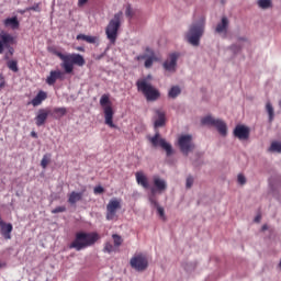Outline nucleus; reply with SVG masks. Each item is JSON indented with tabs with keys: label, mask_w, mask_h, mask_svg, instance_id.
Listing matches in <instances>:
<instances>
[{
	"label": "nucleus",
	"mask_w": 281,
	"mask_h": 281,
	"mask_svg": "<svg viewBox=\"0 0 281 281\" xmlns=\"http://www.w3.org/2000/svg\"><path fill=\"white\" fill-rule=\"evenodd\" d=\"M237 181L240 186H244L246 183V178L243 176V173H238Z\"/></svg>",
	"instance_id": "38"
},
{
	"label": "nucleus",
	"mask_w": 281,
	"mask_h": 281,
	"mask_svg": "<svg viewBox=\"0 0 281 281\" xmlns=\"http://www.w3.org/2000/svg\"><path fill=\"white\" fill-rule=\"evenodd\" d=\"M228 25H229L228 19L226 16H223L221 22L217 23V26L215 27V32L218 34L226 33Z\"/></svg>",
	"instance_id": "21"
},
{
	"label": "nucleus",
	"mask_w": 281,
	"mask_h": 281,
	"mask_svg": "<svg viewBox=\"0 0 281 281\" xmlns=\"http://www.w3.org/2000/svg\"><path fill=\"white\" fill-rule=\"evenodd\" d=\"M269 150L272 153H281V142H272Z\"/></svg>",
	"instance_id": "31"
},
{
	"label": "nucleus",
	"mask_w": 281,
	"mask_h": 281,
	"mask_svg": "<svg viewBox=\"0 0 281 281\" xmlns=\"http://www.w3.org/2000/svg\"><path fill=\"white\" fill-rule=\"evenodd\" d=\"M148 268V259L147 258H142V270H146Z\"/></svg>",
	"instance_id": "41"
},
{
	"label": "nucleus",
	"mask_w": 281,
	"mask_h": 281,
	"mask_svg": "<svg viewBox=\"0 0 281 281\" xmlns=\"http://www.w3.org/2000/svg\"><path fill=\"white\" fill-rule=\"evenodd\" d=\"M10 56H11V55H10L9 53H5V54H4V60H10Z\"/></svg>",
	"instance_id": "49"
},
{
	"label": "nucleus",
	"mask_w": 281,
	"mask_h": 281,
	"mask_svg": "<svg viewBox=\"0 0 281 281\" xmlns=\"http://www.w3.org/2000/svg\"><path fill=\"white\" fill-rule=\"evenodd\" d=\"M104 192V188L98 186L94 188V194H102Z\"/></svg>",
	"instance_id": "42"
},
{
	"label": "nucleus",
	"mask_w": 281,
	"mask_h": 281,
	"mask_svg": "<svg viewBox=\"0 0 281 281\" xmlns=\"http://www.w3.org/2000/svg\"><path fill=\"white\" fill-rule=\"evenodd\" d=\"M203 29H204L203 21H201L199 23H193L190 26L189 32L187 33L188 43L195 47L199 46L200 38L203 35Z\"/></svg>",
	"instance_id": "4"
},
{
	"label": "nucleus",
	"mask_w": 281,
	"mask_h": 281,
	"mask_svg": "<svg viewBox=\"0 0 281 281\" xmlns=\"http://www.w3.org/2000/svg\"><path fill=\"white\" fill-rule=\"evenodd\" d=\"M100 240L98 233H85L80 232L76 234L74 241L69 245V249H76V251H82L87 247L95 245Z\"/></svg>",
	"instance_id": "2"
},
{
	"label": "nucleus",
	"mask_w": 281,
	"mask_h": 281,
	"mask_svg": "<svg viewBox=\"0 0 281 281\" xmlns=\"http://www.w3.org/2000/svg\"><path fill=\"white\" fill-rule=\"evenodd\" d=\"M142 92L148 102H155L161 97L159 90L153 87V85L148 82L146 78L142 79Z\"/></svg>",
	"instance_id": "6"
},
{
	"label": "nucleus",
	"mask_w": 281,
	"mask_h": 281,
	"mask_svg": "<svg viewBox=\"0 0 281 281\" xmlns=\"http://www.w3.org/2000/svg\"><path fill=\"white\" fill-rule=\"evenodd\" d=\"M124 18V13L119 11L114 14V18L109 22L105 34L111 43H115L117 41V32L122 25V19Z\"/></svg>",
	"instance_id": "3"
},
{
	"label": "nucleus",
	"mask_w": 281,
	"mask_h": 281,
	"mask_svg": "<svg viewBox=\"0 0 281 281\" xmlns=\"http://www.w3.org/2000/svg\"><path fill=\"white\" fill-rule=\"evenodd\" d=\"M177 60H179V53H171L169 59L164 63V68L167 71H175L177 68Z\"/></svg>",
	"instance_id": "14"
},
{
	"label": "nucleus",
	"mask_w": 281,
	"mask_h": 281,
	"mask_svg": "<svg viewBox=\"0 0 281 281\" xmlns=\"http://www.w3.org/2000/svg\"><path fill=\"white\" fill-rule=\"evenodd\" d=\"M258 5L262 10H267L271 7V0H258Z\"/></svg>",
	"instance_id": "32"
},
{
	"label": "nucleus",
	"mask_w": 281,
	"mask_h": 281,
	"mask_svg": "<svg viewBox=\"0 0 281 281\" xmlns=\"http://www.w3.org/2000/svg\"><path fill=\"white\" fill-rule=\"evenodd\" d=\"M2 87H5L4 82H0V89H2Z\"/></svg>",
	"instance_id": "52"
},
{
	"label": "nucleus",
	"mask_w": 281,
	"mask_h": 281,
	"mask_svg": "<svg viewBox=\"0 0 281 281\" xmlns=\"http://www.w3.org/2000/svg\"><path fill=\"white\" fill-rule=\"evenodd\" d=\"M279 268H281V260H280V263H279Z\"/></svg>",
	"instance_id": "57"
},
{
	"label": "nucleus",
	"mask_w": 281,
	"mask_h": 281,
	"mask_svg": "<svg viewBox=\"0 0 281 281\" xmlns=\"http://www.w3.org/2000/svg\"><path fill=\"white\" fill-rule=\"evenodd\" d=\"M168 189V184H166V180H161V178L155 176L154 178V187L150 189L149 198L156 199L155 195L157 193L161 194L164 191Z\"/></svg>",
	"instance_id": "11"
},
{
	"label": "nucleus",
	"mask_w": 281,
	"mask_h": 281,
	"mask_svg": "<svg viewBox=\"0 0 281 281\" xmlns=\"http://www.w3.org/2000/svg\"><path fill=\"white\" fill-rule=\"evenodd\" d=\"M250 130L248 126L238 124L234 130V136L239 140H247L249 138Z\"/></svg>",
	"instance_id": "13"
},
{
	"label": "nucleus",
	"mask_w": 281,
	"mask_h": 281,
	"mask_svg": "<svg viewBox=\"0 0 281 281\" xmlns=\"http://www.w3.org/2000/svg\"><path fill=\"white\" fill-rule=\"evenodd\" d=\"M52 159V156L50 155H44L43 158H42V161H41V166L42 168H47V166L49 165V161Z\"/></svg>",
	"instance_id": "34"
},
{
	"label": "nucleus",
	"mask_w": 281,
	"mask_h": 281,
	"mask_svg": "<svg viewBox=\"0 0 281 281\" xmlns=\"http://www.w3.org/2000/svg\"><path fill=\"white\" fill-rule=\"evenodd\" d=\"M47 117H49V111L45 109H40L37 115L35 116L36 126H43V124L47 122Z\"/></svg>",
	"instance_id": "18"
},
{
	"label": "nucleus",
	"mask_w": 281,
	"mask_h": 281,
	"mask_svg": "<svg viewBox=\"0 0 281 281\" xmlns=\"http://www.w3.org/2000/svg\"><path fill=\"white\" fill-rule=\"evenodd\" d=\"M231 49L233 50V52H239V46H237V45H232L231 46Z\"/></svg>",
	"instance_id": "47"
},
{
	"label": "nucleus",
	"mask_w": 281,
	"mask_h": 281,
	"mask_svg": "<svg viewBox=\"0 0 281 281\" xmlns=\"http://www.w3.org/2000/svg\"><path fill=\"white\" fill-rule=\"evenodd\" d=\"M151 145L154 147H161L166 150L167 156H171L172 154V145L166 140V138H161L159 132H157L153 137L149 138Z\"/></svg>",
	"instance_id": "10"
},
{
	"label": "nucleus",
	"mask_w": 281,
	"mask_h": 281,
	"mask_svg": "<svg viewBox=\"0 0 281 281\" xmlns=\"http://www.w3.org/2000/svg\"><path fill=\"white\" fill-rule=\"evenodd\" d=\"M178 146L180 151L188 156L190 153H192L195 148V144L192 142V135L191 134H182L178 137Z\"/></svg>",
	"instance_id": "8"
},
{
	"label": "nucleus",
	"mask_w": 281,
	"mask_h": 281,
	"mask_svg": "<svg viewBox=\"0 0 281 281\" xmlns=\"http://www.w3.org/2000/svg\"><path fill=\"white\" fill-rule=\"evenodd\" d=\"M12 229H14L12 224L0 222V234L5 240H10L12 238Z\"/></svg>",
	"instance_id": "16"
},
{
	"label": "nucleus",
	"mask_w": 281,
	"mask_h": 281,
	"mask_svg": "<svg viewBox=\"0 0 281 281\" xmlns=\"http://www.w3.org/2000/svg\"><path fill=\"white\" fill-rule=\"evenodd\" d=\"M125 14H126V16H131V7L126 8Z\"/></svg>",
	"instance_id": "48"
},
{
	"label": "nucleus",
	"mask_w": 281,
	"mask_h": 281,
	"mask_svg": "<svg viewBox=\"0 0 281 281\" xmlns=\"http://www.w3.org/2000/svg\"><path fill=\"white\" fill-rule=\"evenodd\" d=\"M142 187L148 189V178L146 176H142Z\"/></svg>",
	"instance_id": "40"
},
{
	"label": "nucleus",
	"mask_w": 281,
	"mask_h": 281,
	"mask_svg": "<svg viewBox=\"0 0 281 281\" xmlns=\"http://www.w3.org/2000/svg\"><path fill=\"white\" fill-rule=\"evenodd\" d=\"M192 184H193V178H192V176H188L187 182H186L187 189H190L192 187Z\"/></svg>",
	"instance_id": "39"
},
{
	"label": "nucleus",
	"mask_w": 281,
	"mask_h": 281,
	"mask_svg": "<svg viewBox=\"0 0 281 281\" xmlns=\"http://www.w3.org/2000/svg\"><path fill=\"white\" fill-rule=\"evenodd\" d=\"M41 12V4L40 3H35L32 7L26 8L24 11H22V14H24V12Z\"/></svg>",
	"instance_id": "33"
},
{
	"label": "nucleus",
	"mask_w": 281,
	"mask_h": 281,
	"mask_svg": "<svg viewBox=\"0 0 281 281\" xmlns=\"http://www.w3.org/2000/svg\"><path fill=\"white\" fill-rule=\"evenodd\" d=\"M52 115L55 117V120H60V117L67 115V108H54Z\"/></svg>",
	"instance_id": "26"
},
{
	"label": "nucleus",
	"mask_w": 281,
	"mask_h": 281,
	"mask_svg": "<svg viewBox=\"0 0 281 281\" xmlns=\"http://www.w3.org/2000/svg\"><path fill=\"white\" fill-rule=\"evenodd\" d=\"M122 210V202L116 198L111 199L106 205V221H117V211Z\"/></svg>",
	"instance_id": "9"
},
{
	"label": "nucleus",
	"mask_w": 281,
	"mask_h": 281,
	"mask_svg": "<svg viewBox=\"0 0 281 281\" xmlns=\"http://www.w3.org/2000/svg\"><path fill=\"white\" fill-rule=\"evenodd\" d=\"M63 212H67V207H65V206H57V207H55V209L52 211L53 214H60V213H63Z\"/></svg>",
	"instance_id": "37"
},
{
	"label": "nucleus",
	"mask_w": 281,
	"mask_h": 281,
	"mask_svg": "<svg viewBox=\"0 0 281 281\" xmlns=\"http://www.w3.org/2000/svg\"><path fill=\"white\" fill-rule=\"evenodd\" d=\"M78 50H79V52H85V48L79 47Z\"/></svg>",
	"instance_id": "53"
},
{
	"label": "nucleus",
	"mask_w": 281,
	"mask_h": 281,
	"mask_svg": "<svg viewBox=\"0 0 281 281\" xmlns=\"http://www.w3.org/2000/svg\"><path fill=\"white\" fill-rule=\"evenodd\" d=\"M136 85H137L138 91H142V79H138Z\"/></svg>",
	"instance_id": "46"
},
{
	"label": "nucleus",
	"mask_w": 281,
	"mask_h": 281,
	"mask_svg": "<svg viewBox=\"0 0 281 281\" xmlns=\"http://www.w3.org/2000/svg\"><path fill=\"white\" fill-rule=\"evenodd\" d=\"M112 238L115 247H120V245H122V237L120 235L114 234L112 235Z\"/></svg>",
	"instance_id": "35"
},
{
	"label": "nucleus",
	"mask_w": 281,
	"mask_h": 281,
	"mask_svg": "<svg viewBox=\"0 0 281 281\" xmlns=\"http://www.w3.org/2000/svg\"><path fill=\"white\" fill-rule=\"evenodd\" d=\"M0 223H3V220H1V216H0Z\"/></svg>",
	"instance_id": "55"
},
{
	"label": "nucleus",
	"mask_w": 281,
	"mask_h": 281,
	"mask_svg": "<svg viewBox=\"0 0 281 281\" xmlns=\"http://www.w3.org/2000/svg\"><path fill=\"white\" fill-rule=\"evenodd\" d=\"M95 36H91V35H85V34H79L77 35V41H86V43H90L93 44L95 43Z\"/></svg>",
	"instance_id": "27"
},
{
	"label": "nucleus",
	"mask_w": 281,
	"mask_h": 281,
	"mask_svg": "<svg viewBox=\"0 0 281 281\" xmlns=\"http://www.w3.org/2000/svg\"><path fill=\"white\" fill-rule=\"evenodd\" d=\"M143 60H145V68L150 69L153 67V64L159 61V58L157 57V54H155V50L147 47L143 55Z\"/></svg>",
	"instance_id": "12"
},
{
	"label": "nucleus",
	"mask_w": 281,
	"mask_h": 281,
	"mask_svg": "<svg viewBox=\"0 0 281 281\" xmlns=\"http://www.w3.org/2000/svg\"><path fill=\"white\" fill-rule=\"evenodd\" d=\"M131 267L136 271H142V255H136L131 259Z\"/></svg>",
	"instance_id": "25"
},
{
	"label": "nucleus",
	"mask_w": 281,
	"mask_h": 281,
	"mask_svg": "<svg viewBox=\"0 0 281 281\" xmlns=\"http://www.w3.org/2000/svg\"><path fill=\"white\" fill-rule=\"evenodd\" d=\"M4 25L11 30H19V19L16 16L8 18L4 20Z\"/></svg>",
	"instance_id": "24"
},
{
	"label": "nucleus",
	"mask_w": 281,
	"mask_h": 281,
	"mask_svg": "<svg viewBox=\"0 0 281 281\" xmlns=\"http://www.w3.org/2000/svg\"><path fill=\"white\" fill-rule=\"evenodd\" d=\"M279 106L281 108V100L279 101Z\"/></svg>",
	"instance_id": "56"
},
{
	"label": "nucleus",
	"mask_w": 281,
	"mask_h": 281,
	"mask_svg": "<svg viewBox=\"0 0 281 281\" xmlns=\"http://www.w3.org/2000/svg\"><path fill=\"white\" fill-rule=\"evenodd\" d=\"M157 119L155 120V127H164L166 125V113L161 110L156 111Z\"/></svg>",
	"instance_id": "22"
},
{
	"label": "nucleus",
	"mask_w": 281,
	"mask_h": 281,
	"mask_svg": "<svg viewBox=\"0 0 281 281\" xmlns=\"http://www.w3.org/2000/svg\"><path fill=\"white\" fill-rule=\"evenodd\" d=\"M63 76H65L63 71L52 70L49 76L46 78V83H48L49 87H54L57 80H63Z\"/></svg>",
	"instance_id": "17"
},
{
	"label": "nucleus",
	"mask_w": 281,
	"mask_h": 281,
	"mask_svg": "<svg viewBox=\"0 0 281 281\" xmlns=\"http://www.w3.org/2000/svg\"><path fill=\"white\" fill-rule=\"evenodd\" d=\"M149 202L151 203V205H154V207L157 209V213L159 215V217L162 221H166V211H164V206H159V202H157V198H149Z\"/></svg>",
	"instance_id": "20"
},
{
	"label": "nucleus",
	"mask_w": 281,
	"mask_h": 281,
	"mask_svg": "<svg viewBox=\"0 0 281 281\" xmlns=\"http://www.w3.org/2000/svg\"><path fill=\"white\" fill-rule=\"evenodd\" d=\"M7 67L13 71L14 74H16V71H19V61L11 59L7 61Z\"/></svg>",
	"instance_id": "28"
},
{
	"label": "nucleus",
	"mask_w": 281,
	"mask_h": 281,
	"mask_svg": "<svg viewBox=\"0 0 281 281\" xmlns=\"http://www.w3.org/2000/svg\"><path fill=\"white\" fill-rule=\"evenodd\" d=\"M262 229L266 231V229H267V226H262Z\"/></svg>",
	"instance_id": "54"
},
{
	"label": "nucleus",
	"mask_w": 281,
	"mask_h": 281,
	"mask_svg": "<svg viewBox=\"0 0 281 281\" xmlns=\"http://www.w3.org/2000/svg\"><path fill=\"white\" fill-rule=\"evenodd\" d=\"M54 54L61 60V67L65 74H72L74 65H77L78 67H85V57H82L80 54H63L58 50H55Z\"/></svg>",
	"instance_id": "1"
},
{
	"label": "nucleus",
	"mask_w": 281,
	"mask_h": 281,
	"mask_svg": "<svg viewBox=\"0 0 281 281\" xmlns=\"http://www.w3.org/2000/svg\"><path fill=\"white\" fill-rule=\"evenodd\" d=\"M45 100H47V92L41 90L35 98H33V100L31 102H29V104H32V106H41V104H43V102H45Z\"/></svg>",
	"instance_id": "19"
},
{
	"label": "nucleus",
	"mask_w": 281,
	"mask_h": 281,
	"mask_svg": "<svg viewBox=\"0 0 281 281\" xmlns=\"http://www.w3.org/2000/svg\"><path fill=\"white\" fill-rule=\"evenodd\" d=\"M14 43V37L9 33L0 34V54H3V49Z\"/></svg>",
	"instance_id": "15"
},
{
	"label": "nucleus",
	"mask_w": 281,
	"mask_h": 281,
	"mask_svg": "<svg viewBox=\"0 0 281 281\" xmlns=\"http://www.w3.org/2000/svg\"><path fill=\"white\" fill-rule=\"evenodd\" d=\"M136 181L138 183V186H142V172H136Z\"/></svg>",
	"instance_id": "44"
},
{
	"label": "nucleus",
	"mask_w": 281,
	"mask_h": 281,
	"mask_svg": "<svg viewBox=\"0 0 281 281\" xmlns=\"http://www.w3.org/2000/svg\"><path fill=\"white\" fill-rule=\"evenodd\" d=\"M201 123L203 125L213 126L217 130L221 136L225 137L227 135V125L221 119H215L211 115H206L202 119Z\"/></svg>",
	"instance_id": "7"
},
{
	"label": "nucleus",
	"mask_w": 281,
	"mask_h": 281,
	"mask_svg": "<svg viewBox=\"0 0 281 281\" xmlns=\"http://www.w3.org/2000/svg\"><path fill=\"white\" fill-rule=\"evenodd\" d=\"M4 49H8L9 56H14V48L12 46H4Z\"/></svg>",
	"instance_id": "43"
},
{
	"label": "nucleus",
	"mask_w": 281,
	"mask_h": 281,
	"mask_svg": "<svg viewBox=\"0 0 281 281\" xmlns=\"http://www.w3.org/2000/svg\"><path fill=\"white\" fill-rule=\"evenodd\" d=\"M180 92H181V90H180L179 86H173V87H171V89L169 90L168 95H169V98H171V99H176L177 97H179Z\"/></svg>",
	"instance_id": "29"
},
{
	"label": "nucleus",
	"mask_w": 281,
	"mask_h": 281,
	"mask_svg": "<svg viewBox=\"0 0 281 281\" xmlns=\"http://www.w3.org/2000/svg\"><path fill=\"white\" fill-rule=\"evenodd\" d=\"M103 251H105L106 254H111L114 251V247H113V244L111 243H106L104 248H103Z\"/></svg>",
	"instance_id": "36"
},
{
	"label": "nucleus",
	"mask_w": 281,
	"mask_h": 281,
	"mask_svg": "<svg viewBox=\"0 0 281 281\" xmlns=\"http://www.w3.org/2000/svg\"><path fill=\"white\" fill-rule=\"evenodd\" d=\"M100 104L103 108L105 124L110 126V128H115V124L113 123V108L111 106L109 94H103L101 97Z\"/></svg>",
	"instance_id": "5"
},
{
	"label": "nucleus",
	"mask_w": 281,
	"mask_h": 281,
	"mask_svg": "<svg viewBox=\"0 0 281 281\" xmlns=\"http://www.w3.org/2000/svg\"><path fill=\"white\" fill-rule=\"evenodd\" d=\"M78 201H82V192L72 191L68 195V203H70V205H76V203H78Z\"/></svg>",
	"instance_id": "23"
},
{
	"label": "nucleus",
	"mask_w": 281,
	"mask_h": 281,
	"mask_svg": "<svg viewBox=\"0 0 281 281\" xmlns=\"http://www.w3.org/2000/svg\"><path fill=\"white\" fill-rule=\"evenodd\" d=\"M266 110H267V113L269 115V121L271 123L273 121V117H274V110H273V106L270 102H267Z\"/></svg>",
	"instance_id": "30"
},
{
	"label": "nucleus",
	"mask_w": 281,
	"mask_h": 281,
	"mask_svg": "<svg viewBox=\"0 0 281 281\" xmlns=\"http://www.w3.org/2000/svg\"><path fill=\"white\" fill-rule=\"evenodd\" d=\"M89 0H78V5L82 7L85 5Z\"/></svg>",
	"instance_id": "45"
},
{
	"label": "nucleus",
	"mask_w": 281,
	"mask_h": 281,
	"mask_svg": "<svg viewBox=\"0 0 281 281\" xmlns=\"http://www.w3.org/2000/svg\"><path fill=\"white\" fill-rule=\"evenodd\" d=\"M31 137H34L36 139V137H38V134H36V132H31Z\"/></svg>",
	"instance_id": "50"
},
{
	"label": "nucleus",
	"mask_w": 281,
	"mask_h": 281,
	"mask_svg": "<svg viewBox=\"0 0 281 281\" xmlns=\"http://www.w3.org/2000/svg\"><path fill=\"white\" fill-rule=\"evenodd\" d=\"M260 220H261V215H257V216L255 217V222H256V223H259Z\"/></svg>",
	"instance_id": "51"
}]
</instances>
